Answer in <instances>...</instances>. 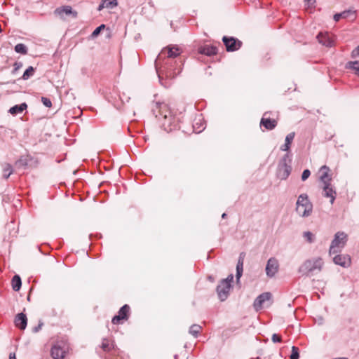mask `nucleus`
<instances>
[{
	"label": "nucleus",
	"mask_w": 359,
	"mask_h": 359,
	"mask_svg": "<svg viewBox=\"0 0 359 359\" xmlns=\"http://www.w3.org/2000/svg\"><path fill=\"white\" fill-rule=\"evenodd\" d=\"M181 52L177 46L163 48L155 60V68L159 79L161 74L168 78H174L182 71L183 62L182 59L177 58Z\"/></svg>",
	"instance_id": "obj_1"
},
{
	"label": "nucleus",
	"mask_w": 359,
	"mask_h": 359,
	"mask_svg": "<svg viewBox=\"0 0 359 359\" xmlns=\"http://www.w3.org/2000/svg\"><path fill=\"white\" fill-rule=\"evenodd\" d=\"M151 110L156 118H162V127L165 131L170 132L176 128L175 118L172 116L166 104L156 102Z\"/></svg>",
	"instance_id": "obj_2"
},
{
	"label": "nucleus",
	"mask_w": 359,
	"mask_h": 359,
	"mask_svg": "<svg viewBox=\"0 0 359 359\" xmlns=\"http://www.w3.org/2000/svg\"><path fill=\"white\" fill-rule=\"evenodd\" d=\"M324 262L320 257L306 259L299 267L298 271L302 276H310L315 271H321Z\"/></svg>",
	"instance_id": "obj_3"
},
{
	"label": "nucleus",
	"mask_w": 359,
	"mask_h": 359,
	"mask_svg": "<svg viewBox=\"0 0 359 359\" xmlns=\"http://www.w3.org/2000/svg\"><path fill=\"white\" fill-rule=\"evenodd\" d=\"M313 210V205L310 202L306 194H302L299 196L296 203V211L302 217H308Z\"/></svg>",
	"instance_id": "obj_4"
},
{
	"label": "nucleus",
	"mask_w": 359,
	"mask_h": 359,
	"mask_svg": "<svg viewBox=\"0 0 359 359\" xmlns=\"http://www.w3.org/2000/svg\"><path fill=\"white\" fill-rule=\"evenodd\" d=\"M348 241V236L346 233L342 231H339L335 233L334 239L332 240L329 254H336L341 250L342 248L346 245Z\"/></svg>",
	"instance_id": "obj_5"
},
{
	"label": "nucleus",
	"mask_w": 359,
	"mask_h": 359,
	"mask_svg": "<svg viewBox=\"0 0 359 359\" xmlns=\"http://www.w3.org/2000/svg\"><path fill=\"white\" fill-rule=\"evenodd\" d=\"M233 280V274H229L226 278L222 280L217 285L216 290L220 301L224 302L228 298Z\"/></svg>",
	"instance_id": "obj_6"
},
{
	"label": "nucleus",
	"mask_w": 359,
	"mask_h": 359,
	"mask_svg": "<svg viewBox=\"0 0 359 359\" xmlns=\"http://www.w3.org/2000/svg\"><path fill=\"white\" fill-rule=\"evenodd\" d=\"M102 348L104 351H109L111 350L114 351L113 358L112 359H128L127 357L123 355V353L117 348L115 347L114 342H110L108 339H103L102 345Z\"/></svg>",
	"instance_id": "obj_7"
},
{
	"label": "nucleus",
	"mask_w": 359,
	"mask_h": 359,
	"mask_svg": "<svg viewBox=\"0 0 359 359\" xmlns=\"http://www.w3.org/2000/svg\"><path fill=\"white\" fill-rule=\"evenodd\" d=\"M222 41L226 46V49L229 52H233L240 48L241 41L234 37L223 36Z\"/></svg>",
	"instance_id": "obj_8"
},
{
	"label": "nucleus",
	"mask_w": 359,
	"mask_h": 359,
	"mask_svg": "<svg viewBox=\"0 0 359 359\" xmlns=\"http://www.w3.org/2000/svg\"><path fill=\"white\" fill-rule=\"evenodd\" d=\"M130 309V306L128 304H124L119 309L118 314L112 318L111 323L114 325H118L121 320H128Z\"/></svg>",
	"instance_id": "obj_9"
},
{
	"label": "nucleus",
	"mask_w": 359,
	"mask_h": 359,
	"mask_svg": "<svg viewBox=\"0 0 359 359\" xmlns=\"http://www.w3.org/2000/svg\"><path fill=\"white\" fill-rule=\"evenodd\" d=\"M278 262L274 257H271L269 259L266 266V273L268 277L272 278L278 271Z\"/></svg>",
	"instance_id": "obj_10"
},
{
	"label": "nucleus",
	"mask_w": 359,
	"mask_h": 359,
	"mask_svg": "<svg viewBox=\"0 0 359 359\" xmlns=\"http://www.w3.org/2000/svg\"><path fill=\"white\" fill-rule=\"evenodd\" d=\"M270 292H263L259 294L254 301L253 306L256 311H259L264 307V303L271 299Z\"/></svg>",
	"instance_id": "obj_11"
},
{
	"label": "nucleus",
	"mask_w": 359,
	"mask_h": 359,
	"mask_svg": "<svg viewBox=\"0 0 359 359\" xmlns=\"http://www.w3.org/2000/svg\"><path fill=\"white\" fill-rule=\"evenodd\" d=\"M67 349L65 346H62L59 342L54 344L51 348V355L53 359H63L65 358Z\"/></svg>",
	"instance_id": "obj_12"
},
{
	"label": "nucleus",
	"mask_w": 359,
	"mask_h": 359,
	"mask_svg": "<svg viewBox=\"0 0 359 359\" xmlns=\"http://www.w3.org/2000/svg\"><path fill=\"white\" fill-rule=\"evenodd\" d=\"M55 14L63 18L65 15H72V18L77 17V12L74 11L70 6H63L55 9Z\"/></svg>",
	"instance_id": "obj_13"
},
{
	"label": "nucleus",
	"mask_w": 359,
	"mask_h": 359,
	"mask_svg": "<svg viewBox=\"0 0 359 359\" xmlns=\"http://www.w3.org/2000/svg\"><path fill=\"white\" fill-rule=\"evenodd\" d=\"M322 194L324 197L330 198V203L333 204L337 193L329 182L323 184Z\"/></svg>",
	"instance_id": "obj_14"
},
{
	"label": "nucleus",
	"mask_w": 359,
	"mask_h": 359,
	"mask_svg": "<svg viewBox=\"0 0 359 359\" xmlns=\"http://www.w3.org/2000/svg\"><path fill=\"white\" fill-rule=\"evenodd\" d=\"M333 262L335 264L347 268L351 265V257L348 255H337L333 257Z\"/></svg>",
	"instance_id": "obj_15"
},
{
	"label": "nucleus",
	"mask_w": 359,
	"mask_h": 359,
	"mask_svg": "<svg viewBox=\"0 0 359 359\" xmlns=\"http://www.w3.org/2000/svg\"><path fill=\"white\" fill-rule=\"evenodd\" d=\"M319 43L326 47L334 46V40L330 37L327 32H320L316 36Z\"/></svg>",
	"instance_id": "obj_16"
},
{
	"label": "nucleus",
	"mask_w": 359,
	"mask_h": 359,
	"mask_svg": "<svg viewBox=\"0 0 359 359\" xmlns=\"http://www.w3.org/2000/svg\"><path fill=\"white\" fill-rule=\"evenodd\" d=\"M292 170L290 164L279 163L278 167V176L281 180H286Z\"/></svg>",
	"instance_id": "obj_17"
},
{
	"label": "nucleus",
	"mask_w": 359,
	"mask_h": 359,
	"mask_svg": "<svg viewBox=\"0 0 359 359\" xmlns=\"http://www.w3.org/2000/svg\"><path fill=\"white\" fill-rule=\"evenodd\" d=\"M14 323L19 329L25 330L27 325V318L23 313H20L15 316Z\"/></svg>",
	"instance_id": "obj_18"
},
{
	"label": "nucleus",
	"mask_w": 359,
	"mask_h": 359,
	"mask_svg": "<svg viewBox=\"0 0 359 359\" xmlns=\"http://www.w3.org/2000/svg\"><path fill=\"white\" fill-rule=\"evenodd\" d=\"M217 48L214 46L205 45L201 46L198 49V52L201 54L206 55L208 56H211L217 54Z\"/></svg>",
	"instance_id": "obj_19"
},
{
	"label": "nucleus",
	"mask_w": 359,
	"mask_h": 359,
	"mask_svg": "<svg viewBox=\"0 0 359 359\" xmlns=\"http://www.w3.org/2000/svg\"><path fill=\"white\" fill-rule=\"evenodd\" d=\"M294 136L295 133L294 132H292L286 135L285 144L280 147L281 151H288L290 150L291 143L293 141Z\"/></svg>",
	"instance_id": "obj_20"
},
{
	"label": "nucleus",
	"mask_w": 359,
	"mask_h": 359,
	"mask_svg": "<svg viewBox=\"0 0 359 359\" xmlns=\"http://www.w3.org/2000/svg\"><path fill=\"white\" fill-rule=\"evenodd\" d=\"M261 126H263L267 130H273L277 125V122L274 119L266 118L262 117L260 121Z\"/></svg>",
	"instance_id": "obj_21"
},
{
	"label": "nucleus",
	"mask_w": 359,
	"mask_h": 359,
	"mask_svg": "<svg viewBox=\"0 0 359 359\" xmlns=\"http://www.w3.org/2000/svg\"><path fill=\"white\" fill-rule=\"evenodd\" d=\"M243 271V253H241L239 256L238 263L236 265V278L237 282L240 280L241 277L242 276Z\"/></svg>",
	"instance_id": "obj_22"
},
{
	"label": "nucleus",
	"mask_w": 359,
	"mask_h": 359,
	"mask_svg": "<svg viewBox=\"0 0 359 359\" xmlns=\"http://www.w3.org/2000/svg\"><path fill=\"white\" fill-rule=\"evenodd\" d=\"M329 171L330 168L327 165H323L320 168V172H322V175L320 177V180L323 182V184H325L327 182H329L330 183L332 179L329 176Z\"/></svg>",
	"instance_id": "obj_23"
},
{
	"label": "nucleus",
	"mask_w": 359,
	"mask_h": 359,
	"mask_svg": "<svg viewBox=\"0 0 359 359\" xmlns=\"http://www.w3.org/2000/svg\"><path fill=\"white\" fill-rule=\"evenodd\" d=\"M117 5L116 0H102L101 4L99 5L97 10L100 11L104 8H113Z\"/></svg>",
	"instance_id": "obj_24"
},
{
	"label": "nucleus",
	"mask_w": 359,
	"mask_h": 359,
	"mask_svg": "<svg viewBox=\"0 0 359 359\" xmlns=\"http://www.w3.org/2000/svg\"><path fill=\"white\" fill-rule=\"evenodd\" d=\"M27 107L26 103H22L20 104H16L10 108L9 112L13 115H16L22 113L24 110H25Z\"/></svg>",
	"instance_id": "obj_25"
},
{
	"label": "nucleus",
	"mask_w": 359,
	"mask_h": 359,
	"mask_svg": "<svg viewBox=\"0 0 359 359\" xmlns=\"http://www.w3.org/2000/svg\"><path fill=\"white\" fill-rule=\"evenodd\" d=\"M340 13L341 14L342 18H348L351 20H354L356 18V10L353 8L345 10Z\"/></svg>",
	"instance_id": "obj_26"
},
{
	"label": "nucleus",
	"mask_w": 359,
	"mask_h": 359,
	"mask_svg": "<svg viewBox=\"0 0 359 359\" xmlns=\"http://www.w3.org/2000/svg\"><path fill=\"white\" fill-rule=\"evenodd\" d=\"M12 288L14 291L17 292L18 291L22 285V280L18 275H15L12 278Z\"/></svg>",
	"instance_id": "obj_27"
},
{
	"label": "nucleus",
	"mask_w": 359,
	"mask_h": 359,
	"mask_svg": "<svg viewBox=\"0 0 359 359\" xmlns=\"http://www.w3.org/2000/svg\"><path fill=\"white\" fill-rule=\"evenodd\" d=\"M346 67L354 71L355 74L359 76V61H350L347 62Z\"/></svg>",
	"instance_id": "obj_28"
},
{
	"label": "nucleus",
	"mask_w": 359,
	"mask_h": 359,
	"mask_svg": "<svg viewBox=\"0 0 359 359\" xmlns=\"http://www.w3.org/2000/svg\"><path fill=\"white\" fill-rule=\"evenodd\" d=\"M201 118H196L195 119V123L193 126V128H194V130L195 131V133H201V131H203L205 128V123H200L199 124V122L201 121Z\"/></svg>",
	"instance_id": "obj_29"
},
{
	"label": "nucleus",
	"mask_w": 359,
	"mask_h": 359,
	"mask_svg": "<svg viewBox=\"0 0 359 359\" xmlns=\"http://www.w3.org/2000/svg\"><path fill=\"white\" fill-rule=\"evenodd\" d=\"M202 330V327L197 324H194L189 327V333L195 338L198 337V334Z\"/></svg>",
	"instance_id": "obj_30"
},
{
	"label": "nucleus",
	"mask_w": 359,
	"mask_h": 359,
	"mask_svg": "<svg viewBox=\"0 0 359 359\" xmlns=\"http://www.w3.org/2000/svg\"><path fill=\"white\" fill-rule=\"evenodd\" d=\"M3 177L4 179H8L11 174L13 172V169L11 164L6 163L4 165L3 168Z\"/></svg>",
	"instance_id": "obj_31"
},
{
	"label": "nucleus",
	"mask_w": 359,
	"mask_h": 359,
	"mask_svg": "<svg viewBox=\"0 0 359 359\" xmlns=\"http://www.w3.org/2000/svg\"><path fill=\"white\" fill-rule=\"evenodd\" d=\"M15 51L18 53H21L23 55L27 54V46L23 43H18L15 46Z\"/></svg>",
	"instance_id": "obj_32"
},
{
	"label": "nucleus",
	"mask_w": 359,
	"mask_h": 359,
	"mask_svg": "<svg viewBox=\"0 0 359 359\" xmlns=\"http://www.w3.org/2000/svg\"><path fill=\"white\" fill-rule=\"evenodd\" d=\"M34 69L33 68V67L30 66L24 72L22 76V79L23 80H27L29 79L31 76H33L34 74Z\"/></svg>",
	"instance_id": "obj_33"
},
{
	"label": "nucleus",
	"mask_w": 359,
	"mask_h": 359,
	"mask_svg": "<svg viewBox=\"0 0 359 359\" xmlns=\"http://www.w3.org/2000/svg\"><path fill=\"white\" fill-rule=\"evenodd\" d=\"M299 350L295 346H292L291 354L290 355V359H299Z\"/></svg>",
	"instance_id": "obj_34"
},
{
	"label": "nucleus",
	"mask_w": 359,
	"mask_h": 359,
	"mask_svg": "<svg viewBox=\"0 0 359 359\" xmlns=\"http://www.w3.org/2000/svg\"><path fill=\"white\" fill-rule=\"evenodd\" d=\"M292 161V156L288 153L285 154L279 163H288L290 164Z\"/></svg>",
	"instance_id": "obj_35"
},
{
	"label": "nucleus",
	"mask_w": 359,
	"mask_h": 359,
	"mask_svg": "<svg viewBox=\"0 0 359 359\" xmlns=\"http://www.w3.org/2000/svg\"><path fill=\"white\" fill-rule=\"evenodd\" d=\"M304 237L306 239V241L311 243L314 241V235L310 231H306L304 233Z\"/></svg>",
	"instance_id": "obj_36"
},
{
	"label": "nucleus",
	"mask_w": 359,
	"mask_h": 359,
	"mask_svg": "<svg viewBox=\"0 0 359 359\" xmlns=\"http://www.w3.org/2000/svg\"><path fill=\"white\" fill-rule=\"evenodd\" d=\"M104 27H105V25L103 24L100 25L99 27H96L95 29L93 32L92 36L93 37L97 36L100 33L101 30L102 29H104Z\"/></svg>",
	"instance_id": "obj_37"
},
{
	"label": "nucleus",
	"mask_w": 359,
	"mask_h": 359,
	"mask_svg": "<svg viewBox=\"0 0 359 359\" xmlns=\"http://www.w3.org/2000/svg\"><path fill=\"white\" fill-rule=\"evenodd\" d=\"M41 102L46 107H50L52 106V102L49 98L42 97Z\"/></svg>",
	"instance_id": "obj_38"
},
{
	"label": "nucleus",
	"mask_w": 359,
	"mask_h": 359,
	"mask_svg": "<svg viewBox=\"0 0 359 359\" xmlns=\"http://www.w3.org/2000/svg\"><path fill=\"white\" fill-rule=\"evenodd\" d=\"M311 175V172L309 169H306L303 171L302 174V180L305 181Z\"/></svg>",
	"instance_id": "obj_39"
},
{
	"label": "nucleus",
	"mask_w": 359,
	"mask_h": 359,
	"mask_svg": "<svg viewBox=\"0 0 359 359\" xmlns=\"http://www.w3.org/2000/svg\"><path fill=\"white\" fill-rule=\"evenodd\" d=\"M271 340L273 343H280L282 341L281 337L277 334H273L271 337Z\"/></svg>",
	"instance_id": "obj_40"
},
{
	"label": "nucleus",
	"mask_w": 359,
	"mask_h": 359,
	"mask_svg": "<svg viewBox=\"0 0 359 359\" xmlns=\"http://www.w3.org/2000/svg\"><path fill=\"white\" fill-rule=\"evenodd\" d=\"M351 57L353 58H359V46H357L351 53Z\"/></svg>",
	"instance_id": "obj_41"
},
{
	"label": "nucleus",
	"mask_w": 359,
	"mask_h": 359,
	"mask_svg": "<svg viewBox=\"0 0 359 359\" xmlns=\"http://www.w3.org/2000/svg\"><path fill=\"white\" fill-rule=\"evenodd\" d=\"M22 66V64L21 62H15L14 63V69L12 71V73L13 74H15V72L20 69L21 68Z\"/></svg>",
	"instance_id": "obj_42"
},
{
	"label": "nucleus",
	"mask_w": 359,
	"mask_h": 359,
	"mask_svg": "<svg viewBox=\"0 0 359 359\" xmlns=\"http://www.w3.org/2000/svg\"><path fill=\"white\" fill-rule=\"evenodd\" d=\"M26 165H27V163L22 159L15 162V165L18 167L21 166V165L25 166Z\"/></svg>",
	"instance_id": "obj_43"
},
{
	"label": "nucleus",
	"mask_w": 359,
	"mask_h": 359,
	"mask_svg": "<svg viewBox=\"0 0 359 359\" xmlns=\"http://www.w3.org/2000/svg\"><path fill=\"white\" fill-rule=\"evenodd\" d=\"M42 325L43 323H40L37 326H35L32 330L33 332H39L41 329Z\"/></svg>",
	"instance_id": "obj_44"
},
{
	"label": "nucleus",
	"mask_w": 359,
	"mask_h": 359,
	"mask_svg": "<svg viewBox=\"0 0 359 359\" xmlns=\"http://www.w3.org/2000/svg\"><path fill=\"white\" fill-rule=\"evenodd\" d=\"M333 18H334V21L338 22L341 18H342L341 14L340 13H336L334 15Z\"/></svg>",
	"instance_id": "obj_45"
},
{
	"label": "nucleus",
	"mask_w": 359,
	"mask_h": 359,
	"mask_svg": "<svg viewBox=\"0 0 359 359\" xmlns=\"http://www.w3.org/2000/svg\"><path fill=\"white\" fill-rule=\"evenodd\" d=\"M9 359H16L15 353H10Z\"/></svg>",
	"instance_id": "obj_46"
},
{
	"label": "nucleus",
	"mask_w": 359,
	"mask_h": 359,
	"mask_svg": "<svg viewBox=\"0 0 359 359\" xmlns=\"http://www.w3.org/2000/svg\"><path fill=\"white\" fill-rule=\"evenodd\" d=\"M307 3L313 4L315 3V0H305Z\"/></svg>",
	"instance_id": "obj_47"
},
{
	"label": "nucleus",
	"mask_w": 359,
	"mask_h": 359,
	"mask_svg": "<svg viewBox=\"0 0 359 359\" xmlns=\"http://www.w3.org/2000/svg\"><path fill=\"white\" fill-rule=\"evenodd\" d=\"M226 216V213H223L222 215V218H224Z\"/></svg>",
	"instance_id": "obj_48"
},
{
	"label": "nucleus",
	"mask_w": 359,
	"mask_h": 359,
	"mask_svg": "<svg viewBox=\"0 0 359 359\" xmlns=\"http://www.w3.org/2000/svg\"><path fill=\"white\" fill-rule=\"evenodd\" d=\"M174 359H178V355H177V354H176V355H174Z\"/></svg>",
	"instance_id": "obj_49"
},
{
	"label": "nucleus",
	"mask_w": 359,
	"mask_h": 359,
	"mask_svg": "<svg viewBox=\"0 0 359 359\" xmlns=\"http://www.w3.org/2000/svg\"><path fill=\"white\" fill-rule=\"evenodd\" d=\"M29 299H30V297H29V296H28L27 300L29 301Z\"/></svg>",
	"instance_id": "obj_50"
},
{
	"label": "nucleus",
	"mask_w": 359,
	"mask_h": 359,
	"mask_svg": "<svg viewBox=\"0 0 359 359\" xmlns=\"http://www.w3.org/2000/svg\"><path fill=\"white\" fill-rule=\"evenodd\" d=\"M208 278H209L210 280H212V277H211V276H209V277H208Z\"/></svg>",
	"instance_id": "obj_51"
}]
</instances>
